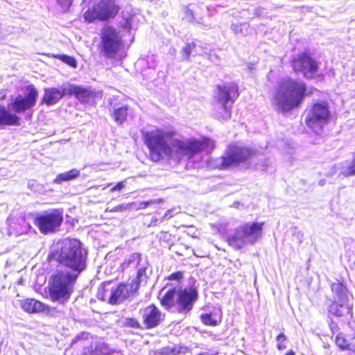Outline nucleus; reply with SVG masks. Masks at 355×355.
I'll return each instance as SVG.
<instances>
[{
  "instance_id": "nucleus-1",
  "label": "nucleus",
  "mask_w": 355,
  "mask_h": 355,
  "mask_svg": "<svg viewBox=\"0 0 355 355\" xmlns=\"http://www.w3.org/2000/svg\"><path fill=\"white\" fill-rule=\"evenodd\" d=\"M141 132L150 157L154 162L167 157L178 162L185 159L196 162L202 159L201 153H209L215 146L208 138L173 139L175 132L171 129L153 128Z\"/></svg>"
},
{
  "instance_id": "nucleus-2",
  "label": "nucleus",
  "mask_w": 355,
  "mask_h": 355,
  "mask_svg": "<svg viewBox=\"0 0 355 355\" xmlns=\"http://www.w3.org/2000/svg\"><path fill=\"white\" fill-rule=\"evenodd\" d=\"M305 90L306 87L302 82L284 79L273 92L272 104L278 111H290L300 104Z\"/></svg>"
},
{
  "instance_id": "nucleus-3",
  "label": "nucleus",
  "mask_w": 355,
  "mask_h": 355,
  "mask_svg": "<svg viewBox=\"0 0 355 355\" xmlns=\"http://www.w3.org/2000/svg\"><path fill=\"white\" fill-rule=\"evenodd\" d=\"M59 262L77 276L86 268V253L76 239H65L59 243Z\"/></svg>"
},
{
  "instance_id": "nucleus-4",
  "label": "nucleus",
  "mask_w": 355,
  "mask_h": 355,
  "mask_svg": "<svg viewBox=\"0 0 355 355\" xmlns=\"http://www.w3.org/2000/svg\"><path fill=\"white\" fill-rule=\"evenodd\" d=\"M99 49L103 56L121 60L126 56L125 44L120 32L116 28L106 26L100 33Z\"/></svg>"
},
{
  "instance_id": "nucleus-5",
  "label": "nucleus",
  "mask_w": 355,
  "mask_h": 355,
  "mask_svg": "<svg viewBox=\"0 0 355 355\" xmlns=\"http://www.w3.org/2000/svg\"><path fill=\"white\" fill-rule=\"evenodd\" d=\"M77 275L67 271H58L49 283V296L53 302L64 304L69 300Z\"/></svg>"
},
{
  "instance_id": "nucleus-6",
  "label": "nucleus",
  "mask_w": 355,
  "mask_h": 355,
  "mask_svg": "<svg viewBox=\"0 0 355 355\" xmlns=\"http://www.w3.org/2000/svg\"><path fill=\"white\" fill-rule=\"evenodd\" d=\"M263 225L262 222L246 223L240 225L228 235V244L237 250L253 245L261 237Z\"/></svg>"
},
{
  "instance_id": "nucleus-7",
  "label": "nucleus",
  "mask_w": 355,
  "mask_h": 355,
  "mask_svg": "<svg viewBox=\"0 0 355 355\" xmlns=\"http://www.w3.org/2000/svg\"><path fill=\"white\" fill-rule=\"evenodd\" d=\"M197 297L198 292L194 288H186L184 290L172 289L165 293L161 300V304L166 309H174L180 313H186L192 309Z\"/></svg>"
},
{
  "instance_id": "nucleus-8",
  "label": "nucleus",
  "mask_w": 355,
  "mask_h": 355,
  "mask_svg": "<svg viewBox=\"0 0 355 355\" xmlns=\"http://www.w3.org/2000/svg\"><path fill=\"white\" fill-rule=\"evenodd\" d=\"M239 96L238 85L234 83L218 85L215 95V108L218 112V117L223 119L231 116V107Z\"/></svg>"
},
{
  "instance_id": "nucleus-9",
  "label": "nucleus",
  "mask_w": 355,
  "mask_h": 355,
  "mask_svg": "<svg viewBox=\"0 0 355 355\" xmlns=\"http://www.w3.org/2000/svg\"><path fill=\"white\" fill-rule=\"evenodd\" d=\"M330 111L326 102H318L307 113L306 123L313 132L318 134L329 121Z\"/></svg>"
},
{
  "instance_id": "nucleus-10",
  "label": "nucleus",
  "mask_w": 355,
  "mask_h": 355,
  "mask_svg": "<svg viewBox=\"0 0 355 355\" xmlns=\"http://www.w3.org/2000/svg\"><path fill=\"white\" fill-rule=\"evenodd\" d=\"M252 155L251 150L237 144H232L229 146L224 156L214 161V166L219 169H226L231 166L245 161Z\"/></svg>"
},
{
  "instance_id": "nucleus-11",
  "label": "nucleus",
  "mask_w": 355,
  "mask_h": 355,
  "mask_svg": "<svg viewBox=\"0 0 355 355\" xmlns=\"http://www.w3.org/2000/svg\"><path fill=\"white\" fill-rule=\"evenodd\" d=\"M119 12V7L113 0H101L84 13V19L88 22L95 20L105 21L114 17Z\"/></svg>"
},
{
  "instance_id": "nucleus-12",
  "label": "nucleus",
  "mask_w": 355,
  "mask_h": 355,
  "mask_svg": "<svg viewBox=\"0 0 355 355\" xmlns=\"http://www.w3.org/2000/svg\"><path fill=\"white\" fill-rule=\"evenodd\" d=\"M331 289L336 297L334 302L329 307V313L336 317L351 315L352 306L349 304L346 288L340 283H334L332 284Z\"/></svg>"
},
{
  "instance_id": "nucleus-13",
  "label": "nucleus",
  "mask_w": 355,
  "mask_h": 355,
  "mask_svg": "<svg viewBox=\"0 0 355 355\" xmlns=\"http://www.w3.org/2000/svg\"><path fill=\"white\" fill-rule=\"evenodd\" d=\"M63 220V212L60 209L45 211L36 215L35 225L43 234L55 232Z\"/></svg>"
},
{
  "instance_id": "nucleus-14",
  "label": "nucleus",
  "mask_w": 355,
  "mask_h": 355,
  "mask_svg": "<svg viewBox=\"0 0 355 355\" xmlns=\"http://www.w3.org/2000/svg\"><path fill=\"white\" fill-rule=\"evenodd\" d=\"M148 267V262L146 259L141 258L139 253H132L127 256L121 264L122 270H129L130 271L135 270L137 272L135 282H139V285L146 282L147 279L146 270Z\"/></svg>"
},
{
  "instance_id": "nucleus-15",
  "label": "nucleus",
  "mask_w": 355,
  "mask_h": 355,
  "mask_svg": "<svg viewBox=\"0 0 355 355\" xmlns=\"http://www.w3.org/2000/svg\"><path fill=\"white\" fill-rule=\"evenodd\" d=\"M139 315L141 318L142 322L146 329H152L157 327L165 318V314L155 306L150 304L146 307L141 309Z\"/></svg>"
},
{
  "instance_id": "nucleus-16",
  "label": "nucleus",
  "mask_w": 355,
  "mask_h": 355,
  "mask_svg": "<svg viewBox=\"0 0 355 355\" xmlns=\"http://www.w3.org/2000/svg\"><path fill=\"white\" fill-rule=\"evenodd\" d=\"M293 67L296 72H300L306 78L315 76L318 64L310 56L305 53L299 55L293 61Z\"/></svg>"
},
{
  "instance_id": "nucleus-17",
  "label": "nucleus",
  "mask_w": 355,
  "mask_h": 355,
  "mask_svg": "<svg viewBox=\"0 0 355 355\" xmlns=\"http://www.w3.org/2000/svg\"><path fill=\"white\" fill-rule=\"evenodd\" d=\"M139 286V282H135V281H132L129 284H119L116 288L111 291L109 302L112 304L122 302L125 299L135 293Z\"/></svg>"
},
{
  "instance_id": "nucleus-18",
  "label": "nucleus",
  "mask_w": 355,
  "mask_h": 355,
  "mask_svg": "<svg viewBox=\"0 0 355 355\" xmlns=\"http://www.w3.org/2000/svg\"><path fill=\"white\" fill-rule=\"evenodd\" d=\"M37 92L34 87L28 89L27 95L17 96L11 103L12 110L17 113L24 112L26 110L31 109L35 104Z\"/></svg>"
},
{
  "instance_id": "nucleus-19",
  "label": "nucleus",
  "mask_w": 355,
  "mask_h": 355,
  "mask_svg": "<svg viewBox=\"0 0 355 355\" xmlns=\"http://www.w3.org/2000/svg\"><path fill=\"white\" fill-rule=\"evenodd\" d=\"M69 95H73L81 103L84 104H92L96 98V92L90 88H85L82 86L68 84V89L66 90Z\"/></svg>"
},
{
  "instance_id": "nucleus-20",
  "label": "nucleus",
  "mask_w": 355,
  "mask_h": 355,
  "mask_svg": "<svg viewBox=\"0 0 355 355\" xmlns=\"http://www.w3.org/2000/svg\"><path fill=\"white\" fill-rule=\"evenodd\" d=\"M68 89V85L60 89L50 87L44 89L42 102L47 105H54L58 102L64 95H69L66 92Z\"/></svg>"
},
{
  "instance_id": "nucleus-21",
  "label": "nucleus",
  "mask_w": 355,
  "mask_h": 355,
  "mask_svg": "<svg viewBox=\"0 0 355 355\" xmlns=\"http://www.w3.org/2000/svg\"><path fill=\"white\" fill-rule=\"evenodd\" d=\"M139 19L136 14L126 11H123L122 20L120 21L121 27L127 31L135 30L138 27Z\"/></svg>"
},
{
  "instance_id": "nucleus-22",
  "label": "nucleus",
  "mask_w": 355,
  "mask_h": 355,
  "mask_svg": "<svg viewBox=\"0 0 355 355\" xmlns=\"http://www.w3.org/2000/svg\"><path fill=\"white\" fill-rule=\"evenodd\" d=\"M19 117L10 113L5 107H0V125H16L19 124Z\"/></svg>"
},
{
  "instance_id": "nucleus-23",
  "label": "nucleus",
  "mask_w": 355,
  "mask_h": 355,
  "mask_svg": "<svg viewBox=\"0 0 355 355\" xmlns=\"http://www.w3.org/2000/svg\"><path fill=\"white\" fill-rule=\"evenodd\" d=\"M21 308L26 312L35 313L44 310V304L34 299H26L21 302Z\"/></svg>"
},
{
  "instance_id": "nucleus-24",
  "label": "nucleus",
  "mask_w": 355,
  "mask_h": 355,
  "mask_svg": "<svg viewBox=\"0 0 355 355\" xmlns=\"http://www.w3.org/2000/svg\"><path fill=\"white\" fill-rule=\"evenodd\" d=\"M17 222L18 225L15 226V220L13 218L8 219L9 225L17 234H22L24 233H26L31 229L30 225L26 223L24 217H19L17 218Z\"/></svg>"
},
{
  "instance_id": "nucleus-25",
  "label": "nucleus",
  "mask_w": 355,
  "mask_h": 355,
  "mask_svg": "<svg viewBox=\"0 0 355 355\" xmlns=\"http://www.w3.org/2000/svg\"><path fill=\"white\" fill-rule=\"evenodd\" d=\"M336 343L342 349H355V338L349 340L342 334H339L336 337Z\"/></svg>"
},
{
  "instance_id": "nucleus-26",
  "label": "nucleus",
  "mask_w": 355,
  "mask_h": 355,
  "mask_svg": "<svg viewBox=\"0 0 355 355\" xmlns=\"http://www.w3.org/2000/svg\"><path fill=\"white\" fill-rule=\"evenodd\" d=\"M80 175V171L77 169H72L69 171L59 174L53 180L55 183L60 184L64 181L72 180Z\"/></svg>"
},
{
  "instance_id": "nucleus-27",
  "label": "nucleus",
  "mask_w": 355,
  "mask_h": 355,
  "mask_svg": "<svg viewBox=\"0 0 355 355\" xmlns=\"http://www.w3.org/2000/svg\"><path fill=\"white\" fill-rule=\"evenodd\" d=\"M232 29L234 33L241 35H250L253 31L248 23L234 24L232 25Z\"/></svg>"
},
{
  "instance_id": "nucleus-28",
  "label": "nucleus",
  "mask_w": 355,
  "mask_h": 355,
  "mask_svg": "<svg viewBox=\"0 0 355 355\" xmlns=\"http://www.w3.org/2000/svg\"><path fill=\"white\" fill-rule=\"evenodd\" d=\"M340 173L345 177L355 175V152L352 161L343 164Z\"/></svg>"
},
{
  "instance_id": "nucleus-29",
  "label": "nucleus",
  "mask_w": 355,
  "mask_h": 355,
  "mask_svg": "<svg viewBox=\"0 0 355 355\" xmlns=\"http://www.w3.org/2000/svg\"><path fill=\"white\" fill-rule=\"evenodd\" d=\"M128 115V107H121L115 109L113 112V117L116 123L122 124L126 119Z\"/></svg>"
},
{
  "instance_id": "nucleus-30",
  "label": "nucleus",
  "mask_w": 355,
  "mask_h": 355,
  "mask_svg": "<svg viewBox=\"0 0 355 355\" xmlns=\"http://www.w3.org/2000/svg\"><path fill=\"white\" fill-rule=\"evenodd\" d=\"M196 47V44L194 42L187 43L182 49L181 53L186 60H189L191 54L193 49Z\"/></svg>"
},
{
  "instance_id": "nucleus-31",
  "label": "nucleus",
  "mask_w": 355,
  "mask_h": 355,
  "mask_svg": "<svg viewBox=\"0 0 355 355\" xmlns=\"http://www.w3.org/2000/svg\"><path fill=\"white\" fill-rule=\"evenodd\" d=\"M201 320L206 325L216 326L218 322V320L216 317L208 313L202 314L201 315Z\"/></svg>"
},
{
  "instance_id": "nucleus-32",
  "label": "nucleus",
  "mask_w": 355,
  "mask_h": 355,
  "mask_svg": "<svg viewBox=\"0 0 355 355\" xmlns=\"http://www.w3.org/2000/svg\"><path fill=\"white\" fill-rule=\"evenodd\" d=\"M286 338L284 334H280L277 337V348L279 349H284L286 348Z\"/></svg>"
},
{
  "instance_id": "nucleus-33",
  "label": "nucleus",
  "mask_w": 355,
  "mask_h": 355,
  "mask_svg": "<svg viewBox=\"0 0 355 355\" xmlns=\"http://www.w3.org/2000/svg\"><path fill=\"white\" fill-rule=\"evenodd\" d=\"M161 201V200H151L148 201H142L137 204V209H142L146 208L148 205L154 204V203H158Z\"/></svg>"
},
{
  "instance_id": "nucleus-34",
  "label": "nucleus",
  "mask_w": 355,
  "mask_h": 355,
  "mask_svg": "<svg viewBox=\"0 0 355 355\" xmlns=\"http://www.w3.org/2000/svg\"><path fill=\"white\" fill-rule=\"evenodd\" d=\"M125 324L129 327L139 328L140 327L139 322L135 318H126Z\"/></svg>"
},
{
  "instance_id": "nucleus-35",
  "label": "nucleus",
  "mask_w": 355,
  "mask_h": 355,
  "mask_svg": "<svg viewBox=\"0 0 355 355\" xmlns=\"http://www.w3.org/2000/svg\"><path fill=\"white\" fill-rule=\"evenodd\" d=\"M62 60L65 63L68 64L69 65H70L71 67H76V61L72 57L67 56V55H63L62 56Z\"/></svg>"
},
{
  "instance_id": "nucleus-36",
  "label": "nucleus",
  "mask_w": 355,
  "mask_h": 355,
  "mask_svg": "<svg viewBox=\"0 0 355 355\" xmlns=\"http://www.w3.org/2000/svg\"><path fill=\"white\" fill-rule=\"evenodd\" d=\"M124 187H125L124 182H120L117 183V184L116 186L112 187L110 191L112 192H114L115 191H119L122 190Z\"/></svg>"
},
{
  "instance_id": "nucleus-37",
  "label": "nucleus",
  "mask_w": 355,
  "mask_h": 355,
  "mask_svg": "<svg viewBox=\"0 0 355 355\" xmlns=\"http://www.w3.org/2000/svg\"><path fill=\"white\" fill-rule=\"evenodd\" d=\"M58 3L63 8H68L72 2V0H57Z\"/></svg>"
},
{
  "instance_id": "nucleus-38",
  "label": "nucleus",
  "mask_w": 355,
  "mask_h": 355,
  "mask_svg": "<svg viewBox=\"0 0 355 355\" xmlns=\"http://www.w3.org/2000/svg\"><path fill=\"white\" fill-rule=\"evenodd\" d=\"M182 277V274L180 272L173 273L170 275L169 279H180Z\"/></svg>"
},
{
  "instance_id": "nucleus-39",
  "label": "nucleus",
  "mask_w": 355,
  "mask_h": 355,
  "mask_svg": "<svg viewBox=\"0 0 355 355\" xmlns=\"http://www.w3.org/2000/svg\"><path fill=\"white\" fill-rule=\"evenodd\" d=\"M128 205H119V206H116L115 208H114V210L116 211H122L125 209H126L128 208Z\"/></svg>"
},
{
  "instance_id": "nucleus-40",
  "label": "nucleus",
  "mask_w": 355,
  "mask_h": 355,
  "mask_svg": "<svg viewBox=\"0 0 355 355\" xmlns=\"http://www.w3.org/2000/svg\"><path fill=\"white\" fill-rule=\"evenodd\" d=\"M170 213H171V211H167V212H166V213L165 214V215H164V218H171V216Z\"/></svg>"
},
{
  "instance_id": "nucleus-41",
  "label": "nucleus",
  "mask_w": 355,
  "mask_h": 355,
  "mask_svg": "<svg viewBox=\"0 0 355 355\" xmlns=\"http://www.w3.org/2000/svg\"><path fill=\"white\" fill-rule=\"evenodd\" d=\"M285 355H294V352L293 351H290L287 352Z\"/></svg>"
}]
</instances>
